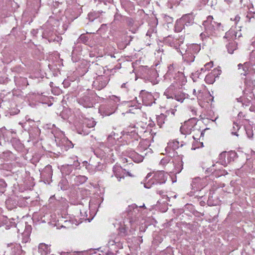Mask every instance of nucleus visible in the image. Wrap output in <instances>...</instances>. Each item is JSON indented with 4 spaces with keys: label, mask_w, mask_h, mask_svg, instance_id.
<instances>
[{
    "label": "nucleus",
    "mask_w": 255,
    "mask_h": 255,
    "mask_svg": "<svg viewBox=\"0 0 255 255\" xmlns=\"http://www.w3.org/2000/svg\"><path fill=\"white\" fill-rule=\"evenodd\" d=\"M245 130L246 131V133L249 138H251L253 136V131L252 128H245Z\"/></svg>",
    "instance_id": "obj_54"
},
{
    "label": "nucleus",
    "mask_w": 255,
    "mask_h": 255,
    "mask_svg": "<svg viewBox=\"0 0 255 255\" xmlns=\"http://www.w3.org/2000/svg\"><path fill=\"white\" fill-rule=\"evenodd\" d=\"M226 48L229 53L233 54L237 48V43L235 41H231L226 45Z\"/></svg>",
    "instance_id": "obj_31"
},
{
    "label": "nucleus",
    "mask_w": 255,
    "mask_h": 255,
    "mask_svg": "<svg viewBox=\"0 0 255 255\" xmlns=\"http://www.w3.org/2000/svg\"><path fill=\"white\" fill-rule=\"evenodd\" d=\"M201 72L198 70L197 71H196L195 73H192V75L193 76H194L195 77H196L197 78H200V76H201Z\"/></svg>",
    "instance_id": "obj_60"
},
{
    "label": "nucleus",
    "mask_w": 255,
    "mask_h": 255,
    "mask_svg": "<svg viewBox=\"0 0 255 255\" xmlns=\"http://www.w3.org/2000/svg\"><path fill=\"white\" fill-rule=\"evenodd\" d=\"M8 247L11 246V255H24V252L21 249V246L18 244H8Z\"/></svg>",
    "instance_id": "obj_18"
},
{
    "label": "nucleus",
    "mask_w": 255,
    "mask_h": 255,
    "mask_svg": "<svg viewBox=\"0 0 255 255\" xmlns=\"http://www.w3.org/2000/svg\"><path fill=\"white\" fill-rule=\"evenodd\" d=\"M143 205L139 206V208L135 204H132L128 206L127 208L126 212L128 219L129 220V222L132 223L135 221L136 217L139 214V208H143Z\"/></svg>",
    "instance_id": "obj_9"
},
{
    "label": "nucleus",
    "mask_w": 255,
    "mask_h": 255,
    "mask_svg": "<svg viewBox=\"0 0 255 255\" xmlns=\"http://www.w3.org/2000/svg\"><path fill=\"white\" fill-rule=\"evenodd\" d=\"M109 80L110 79L108 76L99 75L96 77L94 81L93 86L95 89L100 90L106 86Z\"/></svg>",
    "instance_id": "obj_10"
},
{
    "label": "nucleus",
    "mask_w": 255,
    "mask_h": 255,
    "mask_svg": "<svg viewBox=\"0 0 255 255\" xmlns=\"http://www.w3.org/2000/svg\"><path fill=\"white\" fill-rule=\"evenodd\" d=\"M180 146L179 142L177 140H173L168 143L167 146L165 148V151L167 153H170L171 150H175Z\"/></svg>",
    "instance_id": "obj_26"
},
{
    "label": "nucleus",
    "mask_w": 255,
    "mask_h": 255,
    "mask_svg": "<svg viewBox=\"0 0 255 255\" xmlns=\"http://www.w3.org/2000/svg\"><path fill=\"white\" fill-rule=\"evenodd\" d=\"M109 106L110 107H112V108L111 109V110L110 111H109V112L106 111V112H105V115L106 116H110L111 114H112L113 113H115V111H116V110L117 109V107H116V105L113 106L112 104H110Z\"/></svg>",
    "instance_id": "obj_47"
},
{
    "label": "nucleus",
    "mask_w": 255,
    "mask_h": 255,
    "mask_svg": "<svg viewBox=\"0 0 255 255\" xmlns=\"http://www.w3.org/2000/svg\"><path fill=\"white\" fill-rule=\"evenodd\" d=\"M95 94L90 91L86 92L82 96L77 99L78 103L84 108L93 107L95 102Z\"/></svg>",
    "instance_id": "obj_7"
},
{
    "label": "nucleus",
    "mask_w": 255,
    "mask_h": 255,
    "mask_svg": "<svg viewBox=\"0 0 255 255\" xmlns=\"http://www.w3.org/2000/svg\"><path fill=\"white\" fill-rule=\"evenodd\" d=\"M71 179L73 181V183L76 185L85 183L87 180V177L83 175H78L75 176L74 175L71 176Z\"/></svg>",
    "instance_id": "obj_21"
},
{
    "label": "nucleus",
    "mask_w": 255,
    "mask_h": 255,
    "mask_svg": "<svg viewBox=\"0 0 255 255\" xmlns=\"http://www.w3.org/2000/svg\"><path fill=\"white\" fill-rule=\"evenodd\" d=\"M214 192L212 191H210L209 195H208V199L207 200V204L209 206H215L217 204V201H215L213 198Z\"/></svg>",
    "instance_id": "obj_36"
},
{
    "label": "nucleus",
    "mask_w": 255,
    "mask_h": 255,
    "mask_svg": "<svg viewBox=\"0 0 255 255\" xmlns=\"http://www.w3.org/2000/svg\"><path fill=\"white\" fill-rule=\"evenodd\" d=\"M7 186V184L5 183L3 179H0V192L4 193L5 191V188Z\"/></svg>",
    "instance_id": "obj_41"
},
{
    "label": "nucleus",
    "mask_w": 255,
    "mask_h": 255,
    "mask_svg": "<svg viewBox=\"0 0 255 255\" xmlns=\"http://www.w3.org/2000/svg\"><path fill=\"white\" fill-rule=\"evenodd\" d=\"M185 26L186 25L185 24H184V22L182 20V19L180 18L179 19H178L176 22L174 26L175 31L177 32H181L183 30V29L185 28Z\"/></svg>",
    "instance_id": "obj_30"
},
{
    "label": "nucleus",
    "mask_w": 255,
    "mask_h": 255,
    "mask_svg": "<svg viewBox=\"0 0 255 255\" xmlns=\"http://www.w3.org/2000/svg\"><path fill=\"white\" fill-rule=\"evenodd\" d=\"M240 16L239 15H237L234 18L231 17L230 19L231 20L234 21L235 23L237 24V23L240 21Z\"/></svg>",
    "instance_id": "obj_58"
},
{
    "label": "nucleus",
    "mask_w": 255,
    "mask_h": 255,
    "mask_svg": "<svg viewBox=\"0 0 255 255\" xmlns=\"http://www.w3.org/2000/svg\"><path fill=\"white\" fill-rule=\"evenodd\" d=\"M119 230H120V233L121 234H122V236L123 235H125V233H126V229L124 227H122V228H120L119 229Z\"/></svg>",
    "instance_id": "obj_61"
},
{
    "label": "nucleus",
    "mask_w": 255,
    "mask_h": 255,
    "mask_svg": "<svg viewBox=\"0 0 255 255\" xmlns=\"http://www.w3.org/2000/svg\"><path fill=\"white\" fill-rule=\"evenodd\" d=\"M43 30L42 36L43 38L47 39L49 42H57L61 41V36L57 35L52 24L48 21L41 27Z\"/></svg>",
    "instance_id": "obj_4"
},
{
    "label": "nucleus",
    "mask_w": 255,
    "mask_h": 255,
    "mask_svg": "<svg viewBox=\"0 0 255 255\" xmlns=\"http://www.w3.org/2000/svg\"><path fill=\"white\" fill-rule=\"evenodd\" d=\"M183 162L181 159H179L175 166V171L177 173H179L183 169Z\"/></svg>",
    "instance_id": "obj_39"
},
{
    "label": "nucleus",
    "mask_w": 255,
    "mask_h": 255,
    "mask_svg": "<svg viewBox=\"0 0 255 255\" xmlns=\"http://www.w3.org/2000/svg\"><path fill=\"white\" fill-rule=\"evenodd\" d=\"M40 175L41 177L46 181L51 179L52 176V169L51 166L50 165H47L41 172Z\"/></svg>",
    "instance_id": "obj_19"
},
{
    "label": "nucleus",
    "mask_w": 255,
    "mask_h": 255,
    "mask_svg": "<svg viewBox=\"0 0 255 255\" xmlns=\"http://www.w3.org/2000/svg\"><path fill=\"white\" fill-rule=\"evenodd\" d=\"M186 122L187 124L190 125V127L195 129V127L197 124V121L196 118H191Z\"/></svg>",
    "instance_id": "obj_42"
},
{
    "label": "nucleus",
    "mask_w": 255,
    "mask_h": 255,
    "mask_svg": "<svg viewBox=\"0 0 255 255\" xmlns=\"http://www.w3.org/2000/svg\"><path fill=\"white\" fill-rule=\"evenodd\" d=\"M236 156L235 152L223 151L220 154L219 156V161L217 163H219L224 166H227L231 161L234 160Z\"/></svg>",
    "instance_id": "obj_8"
},
{
    "label": "nucleus",
    "mask_w": 255,
    "mask_h": 255,
    "mask_svg": "<svg viewBox=\"0 0 255 255\" xmlns=\"http://www.w3.org/2000/svg\"><path fill=\"white\" fill-rule=\"evenodd\" d=\"M213 66V63L212 62H210L206 63L204 65V67L206 70H209L211 68H212Z\"/></svg>",
    "instance_id": "obj_57"
},
{
    "label": "nucleus",
    "mask_w": 255,
    "mask_h": 255,
    "mask_svg": "<svg viewBox=\"0 0 255 255\" xmlns=\"http://www.w3.org/2000/svg\"><path fill=\"white\" fill-rule=\"evenodd\" d=\"M171 159V157H168V156H166L161 160L160 163V164L163 165H165L166 164L169 163Z\"/></svg>",
    "instance_id": "obj_50"
},
{
    "label": "nucleus",
    "mask_w": 255,
    "mask_h": 255,
    "mask_svg": "<svg viewBox=\"0 0 255 255\" xmlns=\"http://www.w3.org/2000/svg\"><path fill=\"white\" fill-rule=\"evenodd\" d=\"M208 1L206 5L210 6L212 8L215 9V6L217 3V0H208Z\"/></svg>",
    "instance_id": "obj_45"
},
{
    "label": "nucleus",
    "mask_w": 255,
    "mask_h": 255,
    "mask_svg": "<svg viewBox=\"0 0 255 255\" xmlns=\"http://www.w3.org/2000/svg\"><path fill=\"white\" fill-rule=\"evenodd\" d=\"M164 19H165V20H166L168 23H171L173 21L172 17H171L169 16L165 15Z\"/></svg>",
    "instance_id": "obj_59"
},
{
    "label": "nucleus",
    "mask_w": 255,
    "mask_h": 255,
    "mask_svg": "<svg viewBox=\"0 0 255 255\" xmlns=\"http://www.w3.org/2000/svg\"><path fill=\"white\" fill-rule=\"evenodd\" d=\"M108 246H115L118 248L122 247V244L121 242V237L119 234H113L110 236L108 243Z\"/></svg>",
    "instance_id": "obj_16"
},
{
    "label": "nucleus",
    "mask_w": 255,
    "mask_h": 255,
    "mask_svg": "<svg viewBox=\"0 0 255 255\" xmlns=\"http://www.w3.org/2000/svg\"><path fill=\"white\" fill-rule=\"evenodd\" d=\"M187 51L195 56L201 49L200 46L197 44H192L187 46Z\"/></svg>",
    "instance_id": "obj_28"
},
{
    "label": "nucleus",
    "mask_w": 255,
    "mask_h": 255,
    "mask_svg": "<svg viewBox=\"0 0 255 255\" xmlns=\"http://www.w3.org/2000/svg\"><path fill=\"white\" fill-rule=\"evenodd\" d=\"M192 189L194 191H200L206 185L205 180L199 177L194 178L191 184Z\"/></svg>",
    "instance_id": "obj_13"
},
{
    "label": "nucleus",
    "mask_w": 255,
    "mask_h": 255,
    "mask_svg": "<svg viewBox=\"0 0 255 255\" xmlns=\"http://www.w3.org/2000/svg\"><path fill=\"white\" fill-rule=\"evenodd\" d=\"M208 0H199L198 2L197 3V6L201 8L202 6L206 5L208 2Z\"/></svg>",
    "instance_id": "obj_53"
},
{
    "label": "nucleus",
    "mask_w": 255,
    "mask_h": 255,
    "mask_svg": "<svg viewBox=\"0 0 255 255\" xmlns=\"http://www.w3.org/2000/svg\"><path fill=\"white\" fill-rule=\"evenodd\" d=\"M128 158L131 159L134 162L139 163L143 161V157L136 152H132Z\"/></svg>",
    "instance_id": "obj_29"
},
{
    "label": "nucleus",
    "mask_w": 255,
    "mask_h": 255,
    "mask_svg": "<svg viewBox=\"0 0 255 255\" xmlns=\"http://www.w3.org/2000/svg\"><path fill=\"white\" fill-rule=\"evenodd\" d=\"M176 111V110L175 109H171L169 110H167L166 111L165 114L167 116H169L170 114L173 117L175 115V113Z\"/></svg>",
    "instance_id": "obj_55"
},
{
    "label": "nucleus",
    "mask_w": 255,
    "mask_h": 255,
    "mask_svg": "<svg viewBox=\"0 0 255 255\" xmlns=\"http://www.w3.org/2000/svg\"><path fill=\"white\" fill-rule=\"evenodd\" d=\"M30 230V226H28L26 227L24 232L22 234V243H26L29 242L30 240L29 237L31 233Z\"/></svg>",
    "instance_id": "obj_27"
},
{
    "label": "nucleus",
    "mask_w": 255,
    "mask_h": 255,
    "mask_svg": "<svg viewBox=\"0 0 255 255\" xmlns=\"http://www.w3.org/2000/svg\"><path fill=\"white\" fill-rule=\"evenodd\" d=\"M38 33V30L37 29H33L31 31V33L33 35V36H36V35Z\"/></svg>",
    "instance_id": "obj_63"
},
{
    "label": "nucleus",
    "mask_w": 255,
    "mask_h": 255,
    "mask_svg": "<svg viewBox=\"0 0 255 255\" xmlns=\"http://www.w3.org/2000/svg\"><path fill=\"white\" fill-rule=\"evenodd\" d=\"M155 99L150 93L144 92V106H151L155 103Z\"/></svg>",
    "instance_id": "obj_25"
},
{
    "label": "nucleus",
    "mask_w": 255,
    "mask_h": 255,
    "mask_svg": "<svg viewBox=\"0 0 255 255\" xmlns=\"http://www.w3.org/2000/svg\"><path fill=\"white\" fill-rule=\"evenodd\" d=\"M248 2L249 3V4L247 5L248 9L249 10V11L248 12H251V11H253V10H250V9L252 7H253V6L252 3H250V0L248 1Z\"/></svg>",
    "instance_id": "obj_62"
},
{
    "label": "nucleus",
    "mask_w": 255,
    "mask_h": 255,
    "mask_svg": "<svg viewBox=\"0 0 255 255\" xmlns=\"http://www.w3.org/2000/svg\"><path fill=\"white\" fill-rule=\"evenodd\" d=\"M66 181L65 180H62L59 183L58 186L60 187L61 190H65L67 189V186L66 185Z\"/></svg>",
    "instance_id": "obj_46"
},
{
    "label": "nucleus",
    "mask_w": 255,
    "mask_h": 255,
    "mask_svg": "<svg viewBox=\"0 0 255 255\" xmlns=\"http://www.w3.org/2000/svg\"><path fill=\"white\" fill-rule=\"evenodd\" d=\"M38 250L40 252L43 251L44 252L43 254L45 255L48 253L49 250V247L47 245L42 243L39 244L38 247Z\"/></svg>",
    "instance_id": "obj_37"
},
{
    "label": "nucleus",
    "mask_w": 255,
    "mask_h": 255,
    "mask_svg": "<svg viewBox=\"0 0 255 255\" xmlns=\"http://www.w3.org/2000/svg\"><path fill=\"white\" fill-rule=\"evenodd\" d=\"M184 39L185 36L184 35L174 37L169 35L164 39V42L167 44L176 49L177 51L180 52L181 54H182V51L180 49L183 51L184 50V49L181 47Z\"/></svg>",
    "instance_id": "obj_5"
},
{
    "label": "nucleus",
    "mask_w": 255,
    "mask_h": 255,
    "mask_svg": "<svg viewBox=\"0 0 255 255\" xmlns=\"http://www.w3.org/2000/svg\"><path fill=\"white\" fill-rule=\"evenodd\" d=\"M250 111L251 112H255V105H252L250 107Z\"/></svg>",
    "instance_id": "obj_64"
},
{
    "label": "nucleus",
    "mask_w": 255,
    "mask_h": 255,
    "mask_svg": "<svg viewBox=\"0 0 255 255\" xmlns=\"http://www.w3.org/2000/svg\"><path fill=\"white\" fill-rule=\"evenodd\" d=\"M215 164L212 165L211 167L208 168L206 170L207 173H212L213 175L217 177H220L221 176L225 175L228 174L227 171L223 169H217L216 168Z\"/></svg>",
    "instance_id": "obj_17"
},
{
    "label": "nucleus",
    "mask_w": 255,
    "mask_h": 255,
    "mask_svg": "<svg viewBox=\"0 0 255 255\" xmlns=\"http://www.w3.org/2000/svg\"><path fill=\"white\" fill-rule=\"evenodd\" d=\"M167 180V175L163 171L148 173L144 179V188H150L153 184H163Z\"/></svg>",
    "instance_id": "obj_2"
},
{
    "label": "nucleus",
    "mask_w": 255,
    "mask_h": 255,
    "mask_svg": "<svg viewBox=\"0 0 255 255\" xmlns=\"http://www.w3.org/2000/svg\"><path fill=\"white\" fill-rule=\"evenodd\" d=\"M179 86L180 85H177L175 82H173L165 90L164 95L167 99H174V96L178 91L177 87H179Z\"/></svg>",
    "instance_id": "obj_15"
},
{
    "label": "nucleus",
    "mask_w": 255,
    "mask_h": 255,
    "mask_svg": "<svg viewBox=\"0 0 255 255\" xmlns=\"http://www.w3.org/2000/svg\"><path fill=\"white\" fill-rule=\"evenodd\" d=\"M113 171L115 176L117 178L118 181H120L122 178H124V175L126 171L124 170L121 167H114Z\"/></svg>",
    "instance_id": "obj_22"
},
{
    "label": "nucleus",
    "mask_w": 255,
    "mask_h": 255,
    "mask_svg": "<svg viewBox=\"0 0 255 255\" xmlns=\"http://www.w3.org/2000/svg\"><path fill=\"white\" fill-rule=\"evenodd\" d=\"M221 74V70L214 69L212 72L206 76L205 78L206 83L208 84H213L215 81L216 78L218 77Z\"/></svg>",
    "instance_id": "obj_14"
},
{
    "label": "nucleus",
    "mask_w": 255,
    "mask_h": 255,
    "mask_svg": "<svg viewBox=\"0 0 255 255\" xmlns=\"http://www.w3.org/2000/svg\"><path fill=\"white\" fill-rule=\"evenodd\" d=\"M78 40L81 42L85 43L88 41V37L84 34H81L79 38H78Z\"/></svg>",
    "instance_id": "obj_52"
},
{
    "label": "nucleus",
    "mask_w": 255,
    "mask_h": 255,
    "mask_svg": "<svg viewBox=\"0 0 255 255\" xmlns=\"http://www.w3.org/2000/svg\"><path fill=\"white\" fill-rule=\"evenodd\" d=\"M166 78L170 80L173 79L177 85L182 86L186 82V79L183 73L178 71L174 64L168 66V71L165 75Z\"/></svg>",
    "instance_id": "obj_3"
},
{
    "label": "nucleus",
    "mask_w": 255,
    "mask_h": 255,
    "mask_svg": "<svg viewBox=\"0 0 255 255\" xmlns=\"http://www.w3.org/2000/svg\"><path fill=\"white\" fill-rule=\"evenodd\" d=\"M255 11H251V12H248L246 15V21L250 22L252 18H254Z\"/></svg>",
    "instance_id": "obj_48"
},
{
    "label": "nucleus",
    "mask_w": 255,
    "mask_h": 255,
    "mask_svg": "<svg viewBox=\"0 0 255 255\" xmlns=\"http://www.w3.org/2000/svg\"><path fill=\"white\" fill-rule=\"evenodd\" d=\"M182 55L184 61L187 63L190 64L195 60V56L188 51L187 49H185V53H182Z\"/></svg>",
    "instance_id": "obj_23"
},
{
    "label": "nucleus",
    "mask_w": 255,
    "mask_h": 255,
    "mask_svg": "<svg viewBox=\"0 0 255 255\" xmlns=\"http://www.w3.org/2000/svg\"><path fill=\"white\" fill-rule=\"evenodd\" d=\"M149 10L145 12L144 11V19L148 23V29L144 36L146 41L144 43L146 45L150 46L154 42L156 37V27L158 23V20L155 15L153 14L152 5H148Z\"/></svg>",
    "instance_id": "obj_1"
},
{
    "label": "nucleus",
    "mask_w": 255,
    "mask_h": 255,
    "mask_svg": "<svg viewBox=\"0 0 255 255\" xmlns=\"http://www.w3.org/2000/svg\"><path fill=\"white\" fill-rule=\"evenodd\" d=\"M181 19L187 26L192 25L194 22V16L192 13L186 14L183 15Z\"/></svg>",
    "instance_id": "obj_20"
},
{
    "label": "nucleus",
    "mask_w": 255,
    "mask_h": 255,
    "mask_svg": "<svg viewBox=\"0 0 255 255\" xmlns=\"http://www.w3.org/2000/svg\"><path fill=\"white\" fill-rule=\"evenodd\" d=\"M159 64V62H156L153 65H146L144 66V80L148 81L153 85L156 84V79L158 77V73L155 67Z\"/></svg>",
    "instance_id": "obj_6"
},
{
    "label": "nucleus",
    "mask_w": 255,
    "mask_h": 255,
    "mask_svg": "<svg viewBox=\"0 0 255 255\" xmlns=\"http://www.w3.org/2000/svg\"><path fill=\"white\" fill-rule=\"evenodd\" d=\"M244 82L247 86H249L250 87H253L255 85V81L251 79L246 78Z\"/></svg>",
    "instance_id": "obj_44"
},
{
    "label": "nucleus",
    "mask_w": 255,
    "mask_h": 255,
    "mask_svg": "<svg viewBox=\"0 0 255 255\" xmlns=\"http://www.w3.org/2000/svg\"><path fill=\"white\" fill-rule=\"evenodd\" d=\"M239 70H240L241 68H242L243 71H244V73L241 72V74L243 75L244 76H246L247 74V67L244 66V65L241 63L238 65Z\"/></svg>",
    "instance_id": "obj_49"
},
{
    "label": "nucleus",
    "mask_w": 255,
    "mask_h": 255,
    "mask_svg": "<svg viewBox=\"0 0 255 255\" xmlns=\"http://www.w3.org/2000/svg\"><path fill=\"white\" fill-rule=\"evenodd\" d=\"M250 62L253 65H255V51L253 50L250 53Z\"/></svg>",
    "instance_id": "obj_51"
},
{
    "label": "nucleus",
    "mask_w": 255,
    "mask_h": 255,
    "mask_svg": "<svg viewBox=\"0 0 255 255\" xmlns=\"http://www.w3.org/2000/svg\"><path fill=\"white\" fill-rule=\"evenodd\" d=\"M213 17L211 15H209L207 17V20L203 22V25L205 26V30L207 35L210 34L213 29H214V24H217L218 26L221 25V23H217L216 22L213 21Z\"/></svg>",
    "instance_id": "obj_11"
},
{
    "label": "nucleus",
    "mask_w": 255,
    "mask_h": 255,
    "mask_svg": "<svg viewBox=\"0 0 255 255\" xmlns=\"http://www.w3.org/2000/svg\"><path fill=\"white\" fill-rule=\"evenodd\" d=\"M195 129H194L191 127L187 123L185 122L183 125H182L180 128V131L181 133L183 134H190L192 131H195Z\"/></svg>",
    "instance_id": "obj_24"
},
{
    "label": "nucleus",
    "mask_w": 255,
    "mask_h": 255,
    "mask_svg": "<svg viewBox=\"0 0 255 255\" xmlns=\"http://www.w3.org/2000/svg\"><path fill=\"white\" fill-rule=\"evenodd\" d=\"M167 117V116L166 114H161L160 115L157 117V123L159 126L161 127L162 125L165 123Z\"/></svg>",
    "instance_id": "obj_35"
},
{
    "label": "nucleus",
    "mask_w": 255,
    "mask_h": 255,
    "mask_svg": "<svg viewBox=\"0 0 255 255\" xmlns=\"http://www.w3.org/2000/svg\"><path fill=\"white\" fill-rule=\"evenodd\" d=\"M84 163L85 164V163ZM85 166H86V169L91 174L95 173L97 170H100V169H99V165H98V166H95L90 163H88L87 162H86Z\"/></svg>",
    "instance_id": "obj_34"
},
{
    "label": "nucleus",
    "mask_w": 255,
    "mask_h": 255,
    "mask_svg": "<svg viewBox=\"0 0 255 255\" xmlns=\"http://www.w3.org/2000/svg\"><path fill=\"white\" fill-rule=\"evenodd\" d=\"M193 138L194 139V141L192 144V149H196V148H198L200 147H202L203 146V142L198 141L200 138H196L194 135H193Z\"/></svg>",
    "instance_id": "obj_32"
},
{
    "label": "nucleus",
    "mask_w": 255,
    "mask_h": 255,
    "mask_svg": "<svg viewBox=\"0 0 255 255\" xmlns=\"http://www.w3.org/2000/svg\"><path fill=\"white\" fill-rule=\"evenodd\" d=\"M240 128V126L237 123L234 122L233 129L231 132L232 134L238 136V134L237 133V131L239 130Z\"/></svg>",
    "instance_id": "obj_40"
},
{
    "label": "nucleus",
    "mask_w": 255,
    "mask_h": 255,
    "mask_svg": "<svg viewBox=\"0 0 255 255\" xmlns=\"http://www.w3.org/2000/svg\"><path fill=\"white\" fill-rule=\"evenodd\" d=\"M96 125V123L95 121L93 120L88 121V123L87 124V126L88 128H93Z\"/></svg>",
    "instance_id": "obj_56"
},
{
    "label": "nucleus",
    "mask_w": 255,
    "mask_h": 255,
    "mask_svg": "<svg viewBox=\"0 0 255 255\" xmlns=\"http://www.w3.org/2000/svg\"><path fill=\"white\" fill-rule=\"evenodd\" d=\"M182 1H183V0H168L167 3L168 6L171 8L174 6H177L179 5Z\"/></svg>",
    "instance_id": "obj_38"
},
{
    "label": "nucleus",
    "mask_w": 255,
    "mask_h": 255,
    "mask_svg": "<svg viewBox=\"0 0 255 255\" xmlns=\"http://www.w3.org/2000/svg\"><path fill=\"white\" fill-rule=\"evenodd\" d=\"M80 166V163L78 160H75L72 164H67L62 166L61 172L63 175H69L72 172L73 169H76Z\"/></svg>",
    "instance_id": "obj_12"
},
{
    "label": "nucleus",
    "mask_w": 255,
    "mask_h": 255,
    "mask_svg": "<svg viewBox=\"0 0 255 255\" xmlns=\"http://www.w3.org/2000/svg\"><path fill=\"white\" fill-rule=\"evenodd\" d=\"M236 33L235 31L229 30L225 33V35L224 36V38L227 39L232 38L233 36H236Z\"/></svg>",
    "instance_id": "obj_43"
},
{
    "label": "nucleus",
    "mask_w": 255,
    "mask_h": 255,
    "mask_svg": "<svg viewBox=\"0 0 255 255\" xmlns=\"http://www.w3.org/2000/svg\"><path fill=\"white\" fill-rule=\"evenodd\" d=\"M186 95L185 93L178 91L176 95L174 96V99H175L176 101L182 103L186 98Z\"/></svg>",
    "instance_id": "obj_33"
}]
</instances>
